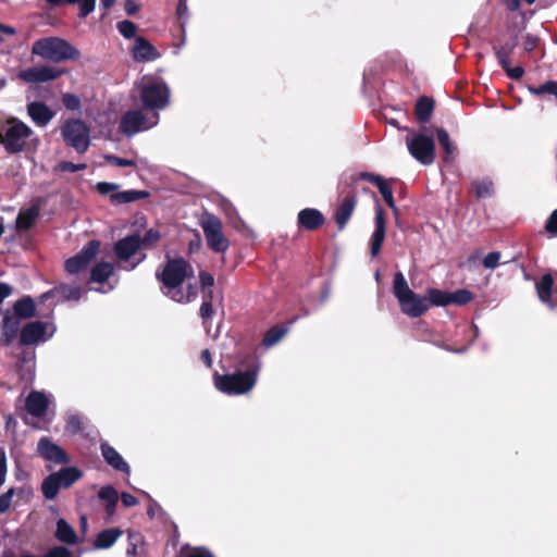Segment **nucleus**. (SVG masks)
I'll list each match as a JSON object with an SVG mask.
<instances>
[{"mask_svg":"<svg viewBox=\"0 0 557 557\" xmlns=\"http://www.w3.org/2000/svg\"><path fill=\"white\" fill-rule=\"evenodd\" d=\"M161 282V292L175 302L187 304L196 299L197 290L193 284L184 286L185 280L193 276L190 264L184 259L169 260L161 272L156 273Z\"/></svg>","mask_w":557,"mask_h":557,"instance_id":"f257e3e1","label":"nucleus"},{"mask_svg":"<svg viewBox=\"0 0 557 557\" xmlns=\"http://www.w3.org/2000/svg\"><path fill=\"white\" fill-rule=\"evenodd\" d=\"M32 53L52 62L77 60L81 52L72 44L61 37H45L34 41Z\"/></svg>","mask_w":557,"mask_h":557,"instance_id":"f03ea898","label":"nucleus"},{"mask_svg":"<svg viewBox=\"0 0 557 557\" xmlns=\"http://www.w3.org/2000/svg\"><path fill=\"white\" fill-rule=\"evenodd\" d=\"M393 292L406 315L419 318L429 310L426 297L411 290L401 272L394 275Z\"/></svg>","mask_w":557,"mask_h":557,"instance_id":"7ed1b4c3","label":"nucleus"},{"mask_svg":"<svg viewBox=\"0 0 557 557\" xmlns=\"http://www.w3.org/2000/svg\"><path fill=\"white\" fill-rule=\"evenodd\" d=\"M406 146L410 156L422 165H431L435 160V140L433 131L423 126L410 129L406 136Z\"/></svg>","mask_w":557,"mask_h":557,"instance_id":"20e7f679","label":"nucleus"},{"mask_svg":"<svg viewBox=\"0 0 557 557\" xmlns=\"http://www.w3.org/2000/svg\"><path fill=\"white\" fill-rule=\"evenodd\" d=\"M259 366L253 363L245 371L232 374H214L215 387L227 395H242L253 388L258 377Z\"/></svg>","mask_w":557,"mask_h":557,"instance_id":"39448f33","label":"nucleus"},{"mask_svg":"<svg viewBox=\"0 0 557 557\" xmlns=\"http://www.w3.org/2000/svg\"><path fill=\"white\" fill-rule=\"evenodd\" d=\"M0 138L9 153H18L25 150L30 141L37 140L34 131L26 123L15 117L8 120Z\"/></svg>","mask_w":557,"mask_h":557,"instance_id":"423d86ee","label":"nucleus"},{"mask_svg":"<svg viewBox=\"0 0 557 557\" xmlns=\"http://www.w3.org/2000/svg\"><path fill=\"white\" fill-rule=\"evenodd\" d=\"M140 100L145 108L151 110H161L165 108L170 100V89L168 85L158 78L143 77L138 85Z\"/></svg>","mask_w":557,"mask_h":557,"instance_id":"0eeeda50","label":"nucleus"},{"mask_svg":"<svg viewBox=\"0 0 557 557\" xmlns=\"http://www.w3.org/2000/svg\"><path fill=\"white\" fill-rule=\"evenodd\" d=\"M83 478V471L77 467H64L48 474L41 483V492L47 500L54 499L61 488H70Z\"/></svg>","mask_w":557,"mask_h":557,"instance_id":"6e6552de","label":"nucleus"},{"mask_svg":"<svg viewBox=\"0 0 557 557\" xmlns=\"http://www.w3.org/2000/svg\"><path fill=\"white\" fill-rule=\"evenodd\" d=\"M199 224L205 233L208 246L215 252H224L230 246L228 239L222 232V222L212 213L205 212Z\"/></svg>","mask_w":557,"mask_h":557,"instance_id":"1a4fd4ad","label":"nucleus"},{"mask_svg":"<svg viewBox=\"0 0 557 557\" xmlns=\"http://www.w3.org/2000/svg\"><path fill=\"white\" fill-rule=\"evenodd\" d=\"M64 143L74 148L78 153H84L90 144L89 128L82 121L72 119L65 121L61 128Z\"/></svg>","mask_w":557,"mask_h":557,"instance_id":"9d476101","label":"nucleus"},{"mask_svg":"<svg viewBox=\"0 0 557 557\" xmlns=\"http://www.w3.org/2000/svg\"><path fill=\"white\" fill-rule=\"evenodd\" d=\"M159 114L152 113L150 116L144 114L140 110H131L125 112L120 121V131L131 137L137 133L145 132L158 124Z\"/></svg>","mask_w":557,"mask_h":557,"instance_id":"9b49d317","label":"nucleus"},{"mask_svg":"<svg viewBox=\"0 0 557 557\" xmlns=\"http://www.w3.org/2000/svg\"><path fill=\"white\" fill-rule=\"evenodd\" d=\"M55 333V325L50 321H33L26 323L20 335V346H30L45 343Z\"/></svg>","mask_w":557,"mask_h":557,"instance_id":"f8f14e48","label":"nucleus"},{"mask_svg":"<svg viewBox=\"0 0 557 557\" xmlns=\"http://www.w3.org/2000/svg\"><path fill=\"white\" fill-rule=\"evenodd\" d=\"M63 74L62 70H58L51 65L32 66L21 70L17 77L26 84H39L55 81Z\"/></svg>","mask_w":557,"mask_h":557,"instance_id":"ddd939ff","label":"nucleus"},{"mask_svg":"<svg viewBox=\"0 0 557 557\" xmlns=\"http://www.w3.org/2000/svg\"><path fill=\"white\" fill-rule=\"evenodd\" d=\"M99 248L100 243L98 240H90L77 255L66 260L65 270L67 273L77 274L87 269L97 256Z\"/></svg>","mask_w":557,"mask_h":557,"instance_id":"4468645a","label":"nucleus"},{"mask_svg":"<svg viewBox=\"0 0 557 557\" xmlns=\"http://www.w3.org/2000/svg\"><path fill=\"white\" fill-rule=\"evenodd\" d=\"M37 454L46 461L53 462L55 465H67L71 462V458L67 453L47 436L41 437L38 441Z\"/></svg>","mask_w":557,"mask_h":557,"instance_id":"2eb2a0df","label":"nucleus"},{"mask_svg":"<svg viewBox=\"0 0 557 557\" xmlns=\"http://www.w3.org/2000/svg\"><path fill=\"white\" fill-rule=\"evenodd\" d=\"M26 112L30 121L40 128H45L55 116V111L42 101H29Z\"/></svg>","mask_w":557,"mask_h":557,"instance_id":"dca6fc26","label":"nucleus"},{"mask_svg":"<svg viewBox=\"0 0 557 557\" xmlns=\"http://www.w3.org/2000/svg\"><path fill=\"white\" fill-rule=\"evenodd\" d=\"M22 327V320L8 311L3 317L1 325L0 345H12L17 337L20 338Z\"/></svg>","mask_w":557,"mask_h":557,"instance_id":"f3484780","label":"nucleus"},{"mask_svg":"<svg viewBox=\"0 0 557 557\" xmlns=\"http://www.w3.org/2000/svg\"><path fill=\"white\" fill-rule=\"evenodd\" d=\"M131 52L133 59L139 63L151 62L160 58V53L152 44L141 36L135 38Z\"/></svg>","mask_w":557,"mask_h":557,"instance_id":"a211bd4d","label":"nucleus"},{"mask_svg":"<svg viewBox=\"0 0 557 557\" xmlns=\"http://www.w3.org/2000/svg\"><path fill=\"white\" fill-rule=\"evenodd\" d=\"M41 210V203L39 200L34 201L29 207L20 210L16 220L15 227L18 232H26L30 230L37 222Z\"/></svg>","mask_w":557,"mask_h":557,"instance_id":"6ab92c4d","label":"nucleus"},{"mask_svg":"<svg viewBox=\"0 0 557 557\" xmlns=\"http://www.w3.org/2000/svg\"><path fill=\"white\" fill-rule=\"evenodd\" d=\"M49 404L50 395L44 392L33 391L26 397L25 407L29 414L41 418L46 413Z\"/></svg>","mask_w":557,"mask_h":557,"instance_id":"aec40b11","label":"nucleus"},{"mask_svg":"<svg viewBox=\"0 0 557 557\" xmlns=\"http://www.w3.org/2000/svg\"><path fill=\"white\" fill-rule=\"evenodd\" d=\"M375 228L370 239L371 256L375 257L379 255L382 244L385 239L386 225L384 219V212L380 205L375 209Z\"/></svg>","mask_w":557,"mask_h":557,"instance_id":"412c9836","label":"nucleus"},{"mask_svg":"<svg viewBox=\"0 0 557 557\" xmlns=\"http://www.w3.org/2000/svg\"><path fill=\"white\" fill-rule=\"evenodd\" d=\"M84 290L76 285H65L62 284L40 296L42 301L48 300L50 298H57L58 300H78Z\"/></svg>","mask_w":557,"mask_h":557,"instance_id":"4be33fe9","label":"nucleus"},{"mask_svg":"<svg viewBox=\"0 0 557 557\" xmlns=\"http://www.w3.org/2000/svg\"><path fill=\"white\" fill-rule=\"evenodd\" d=\"M141 246L140 236L131 235L120 239L114 247L116 257L122 261H127L131 257L136 255Z\"/></svg>","mask_w":557,"mask_h":557,"instance_id":"5701e85b","label":"nucleus"},{"mask_svg":"<svg viewBox=\"0 0 557 557\" xmlns=\"http://www.w3.org/2000/svg\"><path fill=\"white\" fill-rule=\"evenodd\" d=\"M100 450L103 459L110 467H112L114 470L127 474L129 473L131 468L128 463L123 459L121 454L115 448L110 446L108 443H101Z\"/></svg>","mask_w":557,"mask_h":557,"instance_id":"b1692460","label":"nucleus"},{"mask_svg":"<svg viewBox=\"0 0 557 557\" xmlns=\"http://www.w3.org/2000/svg\"><path fill=\"white\" fill-rule=\"evenodd\" d=\"M324 216L323 214L318 210L313 208H306L302 209L298 213L297 222L299 227H302L305 230H315L323 225L324 223Z\"/></svg>","mask_w":557,"mask_h":557,"instance_id":"393cba45","label":"nucleus"},{"mask_svg":"<svg viewBox=\"0 0 557 557\" xmlns=\"http://www.w3.org/2000/svg\"><path fill=\"white\" fill-rule=\"evenodd\" d=\"M11 314L18 317L20 320H27L35 315L36 305L32 297L26 296L15 301Z\"/></svg>","mask_w":557,"mask_h":557,"instance_id":"a878e982","label":"nucleus"},{"mask_svg":"<svg viewBox=\"0 0 557 557\" xmlns=\"http://www.w3.org/2000/svg\"><path fill=\"white\" fill-rule=\"evenodd\" d=\"M356 206L355 197H347L342 205L336 209L335 221L339 230H343L348 223Z\"/></svg>","mask_w":557,"mask_h":557,"instance_id":"bb28decb","label":"nucleus"},{"mask_svg":"<svg viewBox=\"0 0 557 557\" xmlns=\"http://www.w3.org/2000/svg\"><path fill=\"white\" fill-rule=\"evenodd\" d=\"M122 534V530L117 528L103 530L96 536L94 547L97 549L110 548Z\"/></svg>","mask_w":557,"mask_h":557,"instance_id":"cd10ccee","label":"nucleus"},{"mask_svg":"<svg viewBox=\"0 0 557 557\" xmlns=\"http://www.w3.org/2000/svg\"><path fill=\"white\" fill-rule=\"evenodd\" d=\"M148 196L149 194L146 190L129 189L111 194L110 201L113 205H123L145 199Z\"/></svg>","mask_w":557,"mask_h":557,"instance_id":"c85d7f7f","label":"nucleus"},{"mask_svg":"<svg viewBox=\"0 0 557 557\" xmlns=\"http://www.w3.org/2000/svg\"><path fill=\"white\" fill-rule=\"evenodd\" d=\"M437 139L441 147L444 150L443 160L446 163H450L455 160V156L457 152V147L451 141L449 134L444 128H437L436 131Z\"/></svg>","mask_w":557,"mask_h":557,"instance_id":"c756f323","label":"nucleus"},{"mask_svg":"<svg viewBox=\"0 0 557 557\" xmlns=\"http://www.w3.org/2000/svg\"><path fill=\"white\" fill-rule=\"evenodd\" d=\"M434 110V101L429 97H421L416 103L414 113L420 123H426Z\"/></svg>","mask_w":557,"mask_h":557,"instance_id":"7c9ffc66","label":"nucleus"},{"mask_svg":"<svg viewBox=\"0 0 557 557\" xmlns=\"http://www.w3.org/2000/svg\"><path fill=\"white\" fill-rule=\"evenodd\" d=\"M553 285L554 277L550 274L543 275L542 278L535 284L537 296L543 304L550 302Z\"/></svg>","mask_w":557,"mask_h":557,"instance_id":"2f4dec72","label":"nucleus"},{"mask_svg":"<svg viewBox=\"0 0 557 557\" xmlns=\"http://www.w3.org/2000/svg\"><path fill=\"white\" fill-rule=\"evenodd\" d=\"M55 537L66 544H75L77 542L74 529L64 519H59L57 522Z\"/></svg>","mask_w":557,"mask_h":557,"instance_id":"473e14b6","label":"nucleus"},{"mask_svg":"<svg viewBox=\"0 0 557 557\" xmlns=\"http://www.w3.org/2000/svg\"><path fill=\"white\" fill-rule=\"evenodd\" d=\"M518 45L517 37L507 40L496 50V58L502 67H507V63H510V55Z\"/></svg>","mask_w":557,"mask_h":557,"instance_id":"72a5a7b5","label":"nucleus"},{"mask_svg":"<svg viewBox=\"0 0 557 557\" xmlns=\"http://www.w3.org/2000/svg\"><path fill=\"white\" fill-rule=\"evenodd\" d=\"M51 5L58 7L63 3H79V16L86 17L96 7V0H45Z\"/></svg>","mask_w":557,"mask_h":557,"instance_id":"f704fd0d","label":"nucleus"},{"mask_svg":"<svg viewBox=\"0 0 557 557\" xmlns=\"http://www.w3.org/2000/svg\"><path fill=\"white\" fill-rule=\"evenodd\" d=\"M144 552V539L138 532H128V546L126 549L127 557H138Z\"/></svg>","mask_w":557,"mask_h":557,"instance_id":"c9c22d12","label":"nucleus"},{"mask_svg":"<svg viewBox=\"0 0 557 557\" xmlns=\"http://www.w3.org/2000/svg\"><path fill=\"white\" fill-rule=\"evenodd\" d=\"M113 273V264L110 262H99L91 269V281L96 283L106 282Z\"/></svg>","mask_w":557,"mask_h":557,"instance_id":"e433bc0d","label":"nucleus"},{"mask_svg":"<svg viewBox=\"0 0 557 557\" xmlns=\"http://www.w3.org/2000/svg\"><path fill=\"white\" fill-rule=\"evenodd\" d=\"M471 185L478 198H485L493 195L494 187L490 178L475 180Z\"/></svg>","mask_w":557,"mask_h":557,"instance_id":"4c0bfd02","label":"nucleus"},{"mask_svg":"<svg viewBox=\"0 0 557 557\" xmlns=\"http://www.w3.org/2000/svg\"><path fill=\"white\" fill-rule=\"evenodd\" d=\"M286 333H287V329H285V327L274 326V327L270 329L264 334V337L262 339L263 346L270 348V347L276 345L285 336Z\"/></svg>","mask_w":557,"mask_h":557,"instance_id":"58836bf2","label":"nucleus"},{"mask_svg":"<svg viewBox=\"0 0 557 557\" xmlns=\"http://www.w3.org/2000/svg\"><path fill=\"white\" fill-rule=\"evenodd\" d=\"M428 302L429 305L444 307L449 305V293L443 292L436 288H430L428 290Z\"/></svg>","mask_w":557,"mask_h":557,"instance_id":"ea45409f","label":"nucleus"},{"mask_svg":"<svg viewBox=\"0 0 557 557\" xmlns=\"http://www.w3.org/2000/svg\"><path fill=\"white\" fill-rule=\"evenodd\" d=\"M529 91L532 95H536V96H540V95H550V96H554L557 99V82L548 81V82H546L543 85L537 86V87L530 86L529 87Z\"/></svg>","mask_w":557,"mask_h":557,"instance_id":"a19ab883","label":"nucleus"},{"mask_svg":"<svg viewBox=\"0 0 557 557\" xmlns=\"http://www.w3.org/2000/svg\"><path fill=\"white\" fill-rule=\"evenodd\" d=\"M98 497L108 503V507L115 508L117 503V492L114 487L108 485L100 488Z\"/></svg>","mask_w":557,"mask_h":557,"instance_id":"79ce46f5","label":"nucleus"},{"mask_svg":"<svg viewBox=\"0 0 557 557\" xmlns=\"http://www.w3.org/2000/svg\"><path fill=\"white\" fill-rule=\"evenodd\" d=\"M116 27H117V30L120 32V34L126 39H132V38L135 39L137 37L136 36L137 26L132 21L125 20V21L119 22Z\"/></svg>","mask_w":557,"mask_h":557,"instance_id":"37998d69","label":"nucleus"},{"mask_svg":"<svg viewBox=\"0 0 557 557\" xmlns=\"http://www.w3.org/2000/svg\"><path fill=\"white\" fill-rule=\"evenodd\" d=\"M472 293L467 289H458L449 293V304L466 305L472 300Z\"/></svg>","mask_w":557,"mask_h":557,"instance_id":"c03bdc74","label":"nucleus"},{"mask_svg":"<svg viewBox=\"0 0 557 557\" xmlns=\"http://www.w3.org/2000/svg\"><path fill=\"white\" fill-rule=\"evenodd\" d=\"M213 314H214V310H213L212 304L210 302L209 299H207V298L203 299L201 307H200V317H201L202 323L206 327L208 326L209 320L213 317Z\"/></svg>","mask_w":557,"mask_h":557,"instance_id":"a18cd8bd","label":"nucleus"},{"mask_svg":"<svg viewBox=\"0 0 557 557\" xmlns=\"http://www.w3.org/2000/svg\"><path fill=\"white\" fill-rule=\"evenodd\" d=\"M502 253L499 251H492L487 253L482 263L485 269L494 270L499 265Z\"/></svg>","mask_w":557,"mask_h":557,"instance_id":"49530a36","label":"nucleus"},{"mask_svg":"<svg viewBox=\"0 0 557 557\" xmlns=\"http://www.w3.org/2000/svg\"><path fill=\"white\" fill-rule=\"evenodd\" d=\"M63 106L71 111H77L81 109V100L73 94H64L62 96Z\"/></svg>","mask_w":557,"mask_h":557,"instance_id":"de8ad7c7","label":"nucleus"},{"mask_svg":"<svg viewBox=\"0 0 557 557\" xmlns=\"http://www.w3.org/2000/svg\"><path fill=\"white\" fill-rule=\"evenodd\" d=\"M14 493L15 490L11 487L5 493L0 495V513H4L10 509Z\"/></svg>","mask_w":557,"mask_h":557,"instance_id":"09e8293b","label":"nucleus"},{"mask_svg":"<svg viewBox=\"0 0 557 557\" xmlns=\"http://www.w3.org/2000/svg\"><path fill=\"white\" fill-rule=\"evenodd\" d=\"M104 159L110 164L119 166V168H124V166L134 168V166H136V162L134 160H131V159H123V158H120V157H116V156H112V154H107L104 157Z\"/></svg>","mask_w":557,"mask_h":557,"instance_id":"8fccbe9b","label":"nucleus"},{"mask_svg":"<svg viewBox=\"0 0 557 557\" xmlns=\"http://www.w3.org/2000/svg\"><path fill=\"white\" fill-rule=\"evenodd\" d=\"M44 557H79L74 556L73 553L64 546H55L49 549Z\"/></svg>","mask_w":557,"mask_h":557,"instance_id":"3c124183","label":"nucleus"},{"mask_svg":"<svg viewBox=\"0 0 557 557\" xmlns=\"http://www.w3.org/2000/svg\"><path fill=\"white\" fill-rule=\"evenodd\" d=\"M379 190L382 194L387 206L392 209H396L395 202H394V197H393V191L386 182L379 187Z\"/></svg>","mask_w":557,"mask_h":557,"instance_id":"603ef678","label":"nucleus"},{"mask_svg":"<svg viewBox=\"0 0 557 557\" xmlns=\"http://www.w3.org/2000/svg\"><path fill=\"white\" fill-rule=\"evenodd\" d=\"M119 185L115 183H108V182H99L96 185V190L100 195H111L114 194L113 191L117 190Z\"/></svg>","mask_w":557,"mask_h":557,"instance_id":"864d4df0","label":"nucleus"},{"mask_svg":"<svg viewBox=\"0 0 557 557\" xmlns=\"http://www.w3.org/2000/svg\"><path fill=\"white\" fill-rule=\"evenodd\" d=\"M159 238H160L159 232L150 228L145 233L143 238L140 237L141 246H151L156 242H158Z\"/></svg>","mask_w":557,"mask_h":557,"instance_id":"5fc2aeb1","label":"nucleus"},{"mask_svg":"<svg viewBox=\"0 0 557 557\" xmlns=\"http://www.w3.org/2000/svg\"><path fill=\"white\" fill-rule=\"evenodd\" d=\"M82 429V422L79 417L71 416L66 422V430L71 433H76Z\"/></svg>","mask_w":557,"mask_h":557,"instance_id":"6e6d98bb","label":"nucleus"},{"mask_svg":"<svg viewBox=\"0 0 557 557\" xmlns=\"http://www.w3.org/2000/svg\"><path fill=\"white\" fill-rule=\"evenodd\" d=\"M510 63H507V67H503L506 72V74L512 78V79H520L523 74L524 70L521 66L510 67Z\"/></svg>","mask_w":557,"mask_h":557,"instance_id":"4d7b16f0","label":"nucleus"},{"mask_svg":"<svg viewBox=\"0 0 557 557\" xmlns=\"http://www.w3.org/2000/svg\"><path fill=\"white\" fill-rule=\"evenodd\" d=\"M187 13H188L187 2H178L177 9H176V14H177V17L181 21H183L182 25H181L183 32H185V21H184V18L187 17Z\"/></svg>","mask_w":557,"mask_h":557,"instance_id":"13d9d810","label":"nucleus"},{"mask_svg":"<svg viewBox=\"0 0 557 557\" xmlns=\"http://www.w3.org/2000/svg\"><path fill=\"white\" fill-rule=\"evenodd\" d=\"M199 281L203 289L211 288L214 285V277L205 271L199 273Z\"/></svg>","mask_w":557,"mask_h":557,"instance_id":"bf43d9fd","label":"nucleus"},{"mask_svg":"<svg viewBox=\"0 0 557 557\" xmlns=\"http://www.w3.org/2000/svg\"><path fill=\"white\" fill-rule=\"evenodd\" d=\"M360 177L367 182L375 184L377 188L385 183L383 177L368 172L361 173Z\"/></svg>","mask_w":557,"mask_h":557,"instance_id":"052dcab7","label":"nucleus"},{"mask_svg":"<svg viewBox=\"0 0 557 557\" xmlns=\"http://www.w3.org/2000/svg\"><path fill=\"white\" fill-rule=\"evenodd\" d=\"M545 228L548 233L557 235V209L550 214L546 222Z\"/></svg>","mask_w":557,"mask_h":557,"instance_id":"680f3d73","label":"nucleus"},{"mask_svg":"<svg viewBox=\"0 0 557 557\" xmlns=\"http://www.w3.org/2000/svg\"><path fill=\"white\" fill-rule=\"evenodd\" d=\"M537 44H539V38L536 36L529 34L525 36V38L523 40V48L525 51L531 52L537 47Z\"/></svg>","mask_w":557,"mask_h":557,"instance_id":"e2e57ef3","label":"nucleus"},{"mask_svg":"<svg viewBox=\"0 0 557 557\" xmlns=\"http://www.w3.org/2000/svg\"><path fill=\"white\" fill-rule=\"evenodd\" d=\"M60 169L62 171H66V172H78V171H82V170H85L86 169V164H75V163H72V162H62L60 163Z\"/></svg>","mask_w":557,"mask_h":557,"instance_id":"0e129e2a","label":"nucleus"},{"mask_svg":"<svg viewBox=\"0 0 557 557\" xmlns=\"http://www.w3.org/2000/svg\"><path fill=\"white\" fill-rule=\"evenodd\" d=\"M121 500L125 507H133L138 504V500L135 496L125 492L121 494Z\"/></svg>","mask_w":557,"mask_h":557,"instance_id":"69168bd1","label":"nucleus"},{"mask_svg":"<svg viewBox=\"0 0 557 557\" xmlns=\"http://www.w3.org/2000/svg\"><path fill=\"white\" fill-rule=\"evenodd\" d=\"M15 33V28L0 23V42L5 40L8 36H13Z\"/></svg>","mask_w":557,"mask_h":557,"instance_id":"338daca9","label":"nucleus"},{"mask_svg":"<svg viewBox=\"0 0 557 557\" xmlns=\"http://www.w3.org/2000/svg\"><path fill=\"white\" fill-rule=\"evenodd\" d=\"M185 557H213L212 554L205 548H195Z\"/></svg>","mask_w":557,"mask_h":557,"instance_id":"774afa93","label":"nucleus"}]
</instances>
